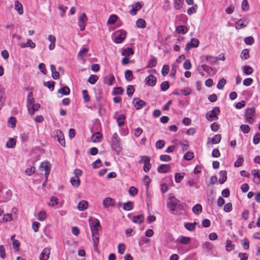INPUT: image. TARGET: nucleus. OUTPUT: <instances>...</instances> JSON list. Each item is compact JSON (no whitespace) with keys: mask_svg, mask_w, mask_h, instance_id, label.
Listing matches in <instances>:
<instances>
[{"mask_svg":"<svg viewBox=\"0 0 260 260\" xmlns=\"http://www.w3.org/2000/svg\"><path fill=\"white\" fill-rule=\"evenodd\" d=\"M194 156L193 153L192 152H187L183 156V158L185 160H191Z\"/></svg>","mask_w":260,"mask_h":260,"instance_id":"62","label":"nucleus"},{"mask_svg":"<svg viewBox=\"0 0 260 260\" xmlns=\"http://www.w3.org/2000/svg\"><path fill=\"white\" fill-rule=\"evenodd\" d=\"M20 46L22 48L30 47L31 49H34L36 47V44L33 42L31 40L28 39L26 42L20 43Z\"/></svg>","mask_w":260,"mask_h":260,"instance_id":"16","label":"nucleus"},{"mask_svg":"<svg viewBox=\"0 0 260 260\" xmlns=\"http://www.w3.org/2000/svg\"><path fill=\"white\" fill-rule=\"evenodd\" d=\"M92 241L93 243V247L94 249H98V244L99 243V237L98 236V232L92 231L91 232Z\"/></svg>","mask_w":260,"mask_h":260,"instance_id":"18","label":"nucleus"},{"mask_svg":"<svg viewBox=\"0 0 260 260\" xmlns=\"http://www.w3.org/2000/svg\"><path fill=\"white\" fill-rule=\"evenodd\" d=\"M87 52L88 50L87 49L83 48L79 51L78 56L80 58H83L86 56Z\"/></svg>","mask_w":260,"mask_h":260,"instance_id":"61","label":"nucleus"},{"mask_svg":"<svg viewBox=\"0 0 260 260\" xmlns=\"http://www.w3.org/2000/svg\"><path fill=\"white\" fill-rule=\"evenodd\" d=\"M70 182L72 185L75 187H78L80 183V180L79 178H76L75 177H72L70 179Z\"/></svg>","mask_w":260,"mask_h":260,"instance_id":"37","label":"nucleus"},{"mask_svg":"<svg viewBox=\"0 0 260 260\" xmlns=\"http://www.w3.org/2000/svg\"><path fill=\"white\" fill-rule=\"evenodd\" d=\"M98 77L95 75H91L89 76L88 82L91 84H94L98 80Z\"/></svg>","mask_w":260,"mask_h":260,"instance_id":"44","label":"nucleus"},{"mask_svg":"<svg viewBox=\"0 0 260 260\" xmlns=\"http://www.w3.org/2000/svg\"><path fill=\"white\" fill-rule=\"evenodd\" d=\"M112 141V147L118 152L120 151V142L119 139H113L111 140Z\"/></svg>","mask_w":260,"mask_h":260,"instance_id":"25","label":"nucleus"},{"mask_svg":"<svg viewBox=\"0 0 260 260\" xmlns=\"http://www.w3.org/2000/svg\"><path fill=\"white\" fill-rule=\"evenodd\" d=\"M87 18L85 13H82L79 17L78 23L80 30L83 31L85 29Z\"/></svg>","mask_w":260,"mask_h":260,"instance_id":"5","label":"nucleus"},{"mask_svg":"<svg viewBox=\"0 0 260 260\" xmlns=\"http://www.w3.org/2000/svg\"><path fill=\"white\" fill-rule=\"evenodd\" d=\"M167 206L174 214H178V213L175 212L176 210H182L183 209L182 204L174 196L169 198V201L167 203Z\"/></svg>","mask_w":260,"mask_h":260,"instance_id":"1","label":"nucleus"},{"mask_svg":"<svg viewBox=\"0 0 260 260\" xmlns=\"http://www.w3.org/2000/svg\"><path fill=\"white\" fill-rule=\"evenodd\" d=\"M124 91L123 88L121 87H115L113 90V94H122Z\"/></svg>","mask_w":260,"mask_h":260,"instance_id":"46","label":"nucleus"},{"mask_svg":"<svg viewBox=\"0 0 260 260\" xmlns=\"http://www.w3.org/2000/svg\"><path fill=\"white\" fill-rule=\"evenodd\" d=\"M225 249L228 251H231L234 249V246L232 244V242L230 240H228L226 241Z\"/></svg>","mask_w":260,"mask_h":260,"instance_id":"54","label":"nucleus"},{"mask_svg":"<svg viewBox=\"0 0 260 260\" xmlns=\"http://www.w3.org/2000/svg\"><path fill=\"white\" fill-rule=\"evenodd\" d=\"M58 204V199L55 197H51L49 199V203H48L49 206H54Z\"/></svg>","mask_w":260,"mask_h":260,"instance_id":"47","label":"nucleus"},{"mask_svg":"<svg viewBox=\"0 0 260 260\" xmlns=\"http://www.w3.org/2000/svg\"><path fill=\"white\" fill-rule=\"evenodd\" d=\"M240 129L245 134L248 133L250 131V127L247 124L241 125Z\"/></svg>","mask_w":260,"mask_h":260,"instance_id":"63","label":"nucleus"},{"mask_svg":"<svg viewBox=\"0 0 260 260\" xmlns=\"http://www.w3.org/2000/svg\"><path fill=\"white\" fill-rule=\"evenodd\" d=\"M16 145V140L13 138H10L7 142L6 147L7 148H13Z\"/></svg>","mask_w":260,"mask_h":260,"instance_id":"43","label":"nucleus"},{"mask_svg":"<svg viewBox=\"0 0 260 260\" xmlns=\"http://www.w3.org/2000/svg\"><path fill=\"white\" fill-rule=\"evenodd\" d=\"M260 142V134L258 133H257L254 135L253 139V142L254 144L256 145L258 144Z\"/></svg>","mask_w":260,"mask_h":260,"instance_id":"64","label":"nucleus"},{"mask_svg":"<svg viewBox=\"0 0 260 260\" xmlns=\"http://www.w3.org/2000/svg\"><path fill=\"white\" fill-rule=\"evenodd\" d=\"M240 57L242 59H247L249 57V50L247 49H243L241 52Z\"/></svg>","mask_w":260,"mask_h":260,"instance_id":"36","label":"nucleus"},{"mask_svg":"<svg viewBox=\"0 0 260 260\" xmlns=\"http://www.w3.org/2000/svg\"><path fill=\"white\" fill-rule=\"evenodd\" d=\"M142 8V5L139 2L135 3L133 6L132 9L129 11V13L132 15H135L137 14V12L140 10Z\"/></svg>","mask_w":260,"mask_h":260,"instance_id":"14","label":"nucleus"},{"mask_svg":"<svg viewBox=\"0 0 260 260\" xmlns=\"http://www.w3.org/2000/svg\"><path fill=\"white\" fill-rule=\"evenodd\" d=\"M243 69L244 73L247 75L251 74L253 71L252 68L248 66H243Z\"/></svg>","mask_w":260,"mask_h":260,"instance_id":"40","label":"nucleus"},{"mask_svg":"<svg viewBox=\"0 0 260 260\" xmlns=\"http://www.w3.org/2000/svg\"><path fill=\"white\" fill-rule=\"evenodd\" d=\"M54 82L47 81L44 83V85L47 86L51 91H52L54 88Z\"/></svg>","mask_w":260,"mask_h":260,"instance_id":"56","label":"nucleus"},{"mask_svg":"<svg viewBox=\"0 0 260 260\" xmlns=\"http://www.w3.org/2000/svg\"><path fill=\"white\" fill-rule=\"evenodd\" d=\"M169 87V82L167 81H164L160 85L161 90L164 91L168 89Z\"/></svg>","mask_w":260,"mask_h":260,"instance_id":"53","label":"nucleus"},{"mask_svg":"<svg viewBox=\"0 0 260 260\" xmlns=\"http://www.w3.org/2000/svg\"><path fill=\"white\" fill-rule=\"evenodd\" d=\"M40 107L39 104H32L30 107L27 108L29 114L31 115H34L35 111L38 110Z\"/></svg>","mask_w":260,"mask_h":260,"instance_id":"24","label":"nucleus"},{"mask_svg":"<svg viewBox=\"0 0 260 260\" xmlns=\"http://www.w3.org/2000/svg\"><path fill=\"white\" fill-rule=\"evenodd\" d=\"M219 179L218 180L220 184L224 183L226 181V179H227L226 171L224 170L221 171L219 173Z\"/></svg>","mask_w":260,"mask_h":260,"instance_id":"22","label":"nucleus"},{"mask_svg":"<svg viewBox=\"0 0 260 260\" xmlns=\"http://www.w3.org/2000/svg\"><path fill=\"white\" fill-rule=\"evenodd\" d=\"M221 139V135L220 134H217L211 139L210 138H208V141H211V142L214 144H218L220 143ZM208 143H209V142H208Z\"/></svg>","mask_w":260,"mask_h":260,"instance_id":"28","label":"nucleus"},{"mask_svg":"<svg viewBox=\"0 0 260 260\" xmlns=\"http://www.w3.org/2000/svg\"><path fill=\"white\" fill-rule=\"evenodd\" d=\"M134 51L132 48H122L121 49V55L127 57L133 55Z\"/></svg>","mask_w":260,"mask_h":260,"instance_id":"21","label":"nucleus"},{"mask_svg":"<svg viewBox=\"0 0 260 260\" xmlns=\"http://www.w3.org/2000/svg\"><path fill=\"white\" fill-rule=\"evenodd\" d=\"M124 76L126 80L130 81L133 80V73L131 70H127L125 71Z\"/></svg>","mask_w":260,"mask_h":260,"instance_id":"42","label":"nucleus"},{"mask_svg":"<svg viewBox=\"0 0 260 260\" xmlns=\"http://www.w3.org/2000/svg\"><path fill=\"white\" fill-rule=\"evenodd\" d=\"M192 212L198 215L202 211V207L200 204H196L192 209Z\"/></svg>","mask_w":260,"mask_h":260,"instance_id":"34","label":"nucleus"},{"mask_svg":"<svg viewBox=\"0 0 260 260\" xmlns=\"http://www.w3.org/2000/svg\"><path fill=\"white\" fill-rule=\"evenodd\" d=\"M144 216L143 215H138L134 216L133 217L132 221L137 223H141L144 221Z\"/></svg>","mask_w":260,"mask_h":260,"instance_id":"32","label":"nucleus"},{"mask_svg":"<svg viewBox=\"0 0 260 260\" xmlns=\"http://www.w3.org/2000/svg\"><path fill=\"white\" fill-rule=\"evenodd\" d=\"M82 95L85 102H88L90 100V97L88 95V93L87 90H83L82 91Z\"/></svg>","mask_w":260,"mask_h":260,"instance_id":"60","label":"nucleus"},{"mask_svg":"<svg viewBox=\"0 0 260 260\" xmlns=\"http://www.w3.org/2000/svg\"><path fill=\"white\" fill-rule=\"evenodd\" d=\"M146 84L148 86H154L156 82V78L153 75H150L145 78Z\"/></svg>","mask_w":260,"mask_h":260,"instance_id":"13","label":"nucleus"},{"mask_svg":"<svg viewBox=\"0 0 260 260\" xmlns=\"http://www.w3.org/2000/svg\"><path fill=\"white\" fill-rule=\"evenodd\" d=\"M243 162H244L243 158L242 156H239L238 157V159H237V160L235 161V162L234 164V166L235 167H239L242 165Z\"/></svg>","mask_w":260,"mask_h":260,"instance_id":"50","label":"nucleus"},{"mask_svg":"<svg viewBox=\"0 0 260 260\" xmlns=\"http://www.w3.org/2000/svg\"><path fill=\"white\" fill-rule=\"evenodd\" d=\"M34 102L32 92H30L28 93L27 96V107H30L32 104L34 103Z\"/></svg>","mask_w":260,"mask_h":260,"instance_id":"27","label":"nucleus"},{"mask_svg":"<svg viewBox=\"0 0 260 260\" xmlns=\"http://www.w3.org/2000/svg\"><path fill=\"white\" fill-rule=\"evenodd\" d=\"M135 91V88L132 85H128L126 89V93L128 96L131 97L133 95Z\"/></svg>","mask_w":260,"mask_h":260,"instance_id":"49","label":"nucleus"},{"mask_svg":"<svg viewBox=\"0 0 260 260\" xmlns=\"http://www.w3.org/2000/svg\"><path fill=\"white\" fill-rule=\"evenodd\" d=\"M15 9L17 11L19 15L23 14L22 6L18 1H16L15 2Z\"/></svg>","mask_w":260,"mask_h":260,"instance_id":"31","label":"nucleus"},{"mask_svg":"<svg viewBox=\"0 0 260 260\" xmlns=\"http://www.w3.org/2000/svg\"><path fill=\"white\" fill-rule=\"evenodd\" d=\"M220 113V109L218 107H214L213 110L211 111V113L210 114H208L207 113L206 115V118L210 120L211 119H213L214 118H217V116Z\"/></svg>","mask_w":260,"mask_h":260,"instance_id":"4","label":"nucleus"},{"mask_svg":"<svg viewBox=\"0 0 260 260\" xmlns=\"http://www.w3.org/2000/svg\"><path fill=\"white\" fill-rule=\"evenodd\" d=\"M40 169L41 171H45V176L47 177L50 171V164L48 161L42 162Z\"/></svg>","mask_w":260,"mask_h":260,"instance_id":"8","label":"nucleus"},{"mask_svg":"<svg viewBox=\"0 0 260 260\" xmlns=\"http://www.w3.org/2000/svg\"><path fill=\"white\" fill-rule=\"evenodd\" d=\"M157 64V59L155 57H153L150 59L148 64L147 65V68H152L156 66Z\"/></svg>","mask_w":260,"mask_h":260,"instance_id":"52","label":"nucleus"},{"mask_svg":"<svg viewBox=\"0 0 260 260\" xmlns=\"http://www.w3.org/2000/svg\"><path fill=\"white\" fill-rule=\"evenodd\" d=\"M88 202L85 200L80 202L78 204V209L80 211H85L88 208Z\"/></svg>","mask_w":260,"mask_h":260,"instance_id":"23","label":"nucleus"},{"mask_svg":"<svg viewBox=\"0 0 260 260\" xmlns=\"http://www.w3.org/2000/svg\"><path fill=\"white\" fill-rule=\"evenodd\" d=\"M202 68L203 70L207 73L210 76L214 75L217 72V70L215 68L210 67L206 64L202 65Z\"/></svg>","mask_w":260,"mask_h":260,"instance_id":"11","label":"nucleus"},{"mask_svg":"<svg viewBox=\"0 0 260 260\" xmlns=\"http://www.w3.org/2000/svg\"><path fill=\"white\" fill-rule=\"evenodd\" d=\"M90 223L91 232H92V231L98 232L99 229L101 228L100 222L97 219H93Z\"/></svg>","mask_w":260,"mask_h":260,"instance_id":"9","label":"nucleus"},{"mask_svg":"<svg viewBox=\"0 0 260 260\" xmlns=\"http://www.w3.org/2000/svg\"><path fill=\"white\" fill-rule=\"evenodd\" d=\"M133 208V202L128 201L123 205V209L125 211L131 210Z\"/></svg>","mask_w":260,"mask_h":260,"instance_id":"41","label":"nucleus"},{"mask_svg":"<svg viewBox=\"0 0 260 260\" xmlns=\"http://www.w3.org/2000/svg\"><path fill=\"white\" fill-rule=\"evenodd\" d=\"M198 224L197 222H194L193 223L186 222L184 224L185 228L189 231H193L194 230L196 225Z\"/></svg>","mask_w":260,"mask_h":260,"instance_id":"29","label":"nucleus"},{"mask_svg":"<svg viewBox=\"0 0 260 260\" xmlns=\"http://www.w3.org/2000/svg\"><path fill=\"white\" fill-rule=\"evenodd\" d=\"M184 173H177L175 175V180L176 182L179 183L184 177Z\"/></svg>","mask_w":260,"mask_h":260,"instance_id":"48","label":"nucleus"},{"mask_svg":"<svg viewBox=\"0 0 260 260\" xmlns=\"http://www.w3.org/2000/svg\"><path fill=\"white\" fill-rule=\"evenodd\" d=\"M136 25L138 27L143 28L146 27V23L144 19L139 18L136 21Z\"/></svg>","mask_w":260,"mask_h":260,"instance_id":"35","label":"nucleus"},{"mask_svg":"<svg viewBox=\"0 0 260 260\" xmlns=\"http://www.w3.org/2000/svg\"><path fill=\"white\" fill-rule=\"evenodd\" d=\"M58 93H60L62 95H69L70 92V89L68 86H64L62 88H59L57 91Z\"/></svg>","mask_w":260,"mask_h":260,"instance_id":"30","label":"nucleus"},{"mask_svg":"<svg viewBox=\"0 0 260 260\" xmlns=\"http://www.w3.org/2000/svg\"><path fill=\"white\" fill-rule=\"evenodd\" d=\"M102 134L99 133H96L95 134L93 135L92 136V139H93L92 141L93 142H96L98 141H99L102 138Z\"/></svg>","mask_w":260,"mask_h":260,"instance_id":"51","label":"nucleus"},{"mask_svg":"<svg viewBox=\"0 0 260 260\" xmlns=\"http://www.w3.org/2000/svg\"><path fill=\"white\" fill-rule=\"evenodd\" d=\"M125 119V116L124 114H120L116 118L118 125L121 126L124 124V120Z\"/></svg>","mask_w":260,"mask_h":260,"instance_id":"38","label":"nucleus"},{"mask_svg":"<svg viewBox=\"0 0 260 260\" xmlns=\"http://www.w3.org/2000/svg\"><path fill=\"white\" fill-rule=\"evenodd\" d=\"M255 113V109L253 107L247 108L245 112V121L249 123H252L254 121L253 117Z\"/></svg>","mask_w":260,"mask_h":260,"instance_id":"2","label":"nucleus"},{"mask_svg":"<svg viewBox=\"0 0 260 260\" xmlns=\"http://www.w3.org/2000/svg\"><path fill=\"white\" fill-rule=\"evenodd\" d=\"M190 238L188 237L181 236L180 243L182 244H187L190 242Z\"/></svg>","mask_w":260,"mask_h":260,"instance_id":"59","label":"nucleus"},{"mask_svg":"<svg viewBox=\"0 0 260 260\" xmlns=\"http://www.w3.org/2000/svg\"><path fill=\"white\" fill-rule=\"evenodd\" d=\"M117 16L116 15L113 14L110 16L108 20V23L109 24H114L117 19Z\"/></svg>","mask_w":260,"mask_h":260,"instance_id":"55","label":"nucleus"},{"mask_svg":"<svg viewBox=\"0 0 260 260\" xmlns=\"http://www.w3.org/2000/svg\"><path fill=\"white\" fill-rule=\"evenodd\" d=\"M225 84L226 80L224 78H222L220 80H219L217 87L218 89H222Z\"/></svg>","mask_w":260,"mask_h":260,"instance_id":"45","label":"nucleus"},{"mask_svg":"<svg viewBox=\"0 0 260 260\" xmlns=\"http://www.w3.org/2000/svg\"><path fill=\"white\" fill-rule=\"evenodd\" d=\"M176 30L178 34H185L187 32L188 29L185 26L180 25L177 27Z\"/></svg>","mask_w":260,"mask_h":260,"instance_id":"33","label":"nucleus"},{"mask_svg":"<svg viewBox=\"0 0 260 260\" xmlns=\"http://www.w3.org/2000/svg\"><path fill=\"white\" fill-rule=\"evenodd\" d=\"M248 23V21L246 17H243L240 19H239L236 23H235V27L237 29H241L246 27V24Z\"/></svg>","mask_w":260,"mask_h":260,"instance_id":"7","label":"nucleus"},{"mask_svg":"<svg viewBox=\"0 0 260 260\" xmlns=\"http://www.w3.org/2000/svg\"><path fill=\"white\" fill-rule=\"evenodd\" d=\"M170 166L168 164H162L157 168V171L160 173H166L170 171Z\"/></svg>","mask_w":260,"mask_h":260,"instance_id":"15","label":"nucleus"},{"mask_svg":"<svg viewBox=\"0 0 260 260\" xmlns=\"http://www.w3.org/2000/svg\"><path fill=\"white\" fill-rule=\"evenodd\" d=\"M197 8H198V6L197 5H193L192 7L189 8L187 10V14L189 15H191V14L196 13Z\"/></svg>","mask_w":260,"mask_h":260,"instance_id":"57","label":"nucleus"},{"mask_svg":"<svg viewBox=\"0 0 260 260\" xmlns=\"http://www.w3.org/2000/svg\"><path fill=\"white\" fill-rule=\"evenodd\" d=\"M120 34L118 35L114 40V42L116 44H119L123 42L126 36V32L123 30L119 31Z\"/></svg>","mask_w":260,"mask_h":260,"instance_id":"10","label":"nucleus"},{"mask_svg":"<svg viewBox=\"0 0 260 260\" xmlns=\"http://www.w3.org/2000/svg\"><path fill=\"white\" fill-rule=\"evenodd\" d=\"M133 103L135 108L137 110L143 108L146 104L145 101L141 100L138 98L134 99Z\"/></svg>","mask_w":260,"mask_h":260,"instance_id":"6","label":"nucleus"},{"mask_svg":"<svg viewBox=\"0 0 260 260\" xmlns=\"http://www.w3.org/2000/svg\"><path fill=\"white\" fill-rule=\"evenodd\" d=\"M206 59L207 61H208L211 65H214L215 64L217 60L218 59L217 57H214L211 56H207Z\"/></svg>","mask_w":260,"mask_h":260,"instance_id":"39","label":"nucleus"},{"mask_svg":"<svg viewBox=\"0 0 260 260\" xmlns=\"http://www.w3.org/2000/svg\"><path fill=\"white\" fill-rule=\"evenodd\" d=\"M184 0H175L174 7L176 10H179L183 3Z\"/></svg>","mask_w":260,"mask_h":260,"instance_id":"58","label":"nucleus"},{"mask_svg":"<svg viewBox=\"0 0 260 260\" xmlns=\"http://www.w3.org/2000/svg\"><path fill=\"white\" fill-rule=\"evenodd\" d=\"M48 40L50 42V44L49 46V49L52 50L54 49L55 46V37L53 35H50L48 36Z\"/></svg>","mask_w":260,"mask_h":260,"instance_id":"26","label":"nucleus"},{"mask_svg":"<svg viewBox=\"0 0 260 260\" xmlns=\"http://www.w3.org/2000/svg\"><path fill=\"white\" fill-rule=\"evenodd\" d=\"M141 160L139 161V163H144V166L143 167V170L145 172L147 173L151 169V165L150 163V159L148 156H141L140 157Z\"/></svg>","mask_w":260,"mask_h":260,"instance_id":"3","label":"nucleus"},{"mask_svg":"<svg viewBox=\"0 0 260 260\" xmlns=\"http://www.w3.org/2000/svg\"><path fill=\"white\" fill-rule=\"evenodd\" d=\"M251 174L254 176V182L257 184L260 183V170H253L251 171Z\"/></svg>","mask_w":260,"mask_h":260,"instance_id":"17","label":"nucleus"},{"mask_svg":"<svg viewBox=\"0 0 260 260\" xmlns=\"http://www.w3.org/2000/svg\"><path fill=\"white\" fill-rule=\"evenodd\" d=\"M50 254V249L45 248L43 251L41 252L40 256V260H48Z\"/></svg>","mask_w":260,"mask_h":260,"instance_id":"19","label":"nucleus"},{"mask_svg":"<svg viewBox=\"0 0 260 260\" xmlns=\"http://www.w3.org/2000/svg\"><path fill=\"white\" fill-rule=\"evenodd\" d=\"M115 203V200L110 197H107L103 200V206L105 208H108L110 206H114Z\"/></svg>","mask_w":260,"mask_h":260,"instance_id":"12","label":"nucleus"},{"mask_svg":"<svg viewBox=\"0 0 260 260\" xmlns=\"http://www.w3.org/2000/svg\"><path fill=\"white\" fill-rule=\"evenodd\" d=\"M56 135L57 137V140L59 144L63 147L65 146V140L63 136L62 132L60 130L56 131Z\"/></svg>","mask_w":260,"mask_h":260,"instance_id":"20","label":"nucleus"}]
</instances>
